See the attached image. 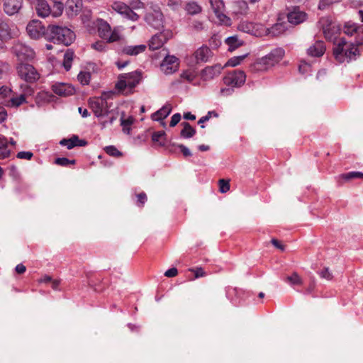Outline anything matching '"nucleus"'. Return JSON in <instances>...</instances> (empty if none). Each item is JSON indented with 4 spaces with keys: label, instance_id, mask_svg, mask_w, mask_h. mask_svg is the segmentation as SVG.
<instances>
[{
    "label": "nucleus",
    "instance_id": "nucleus-12",
    "mask_svg": "<svg viewBox=\"0 0 363 363\" xmlns=\"http://www.w3.org/2000/svg\"><path fill=\"white\" fill-rule=\"evenodd\" d=\"M26 31L33 39H38L43 36L46 38L47 28L38 20H33L26 26Z\"/></svg>",
    "mask_w": 363,
    "mask_h": 363
},
{
    "label": "nucleus",
    "instance_id": "nucleus-55",
    "mask_svg": "<svg viewBox=\"0 0 363 363\" xmlns=\"http://www.w3.org/2000/svg\"><path fill=\"white\" fill-rule=\"evenodd\" d=\"M333 3L332 0H320L318 4V9L320 10L325 9L328 6Z\"/></svg>",
    "mask_w": 363,
    "mask_h": 363
},
{
    "label": "nucleus",
    "instance_id": "nucleus-16",
    "mask_svg": "<svg viewBox=\"0 0 363 363\" xmlns=\"http://www.w3.org/2000/svg\"><path fill=\"white\" fill-rule=\"evenodd\" d=\"M211 8L218 21L225 24H228L230 19L224 13V3L222 0H209Z\"/></svg>",
    "mask_w": 363,
    "mask_h": 363
},
{
    "label": "nucleus",
    "instance_id": "nucleus-17",
    "mask_svg": "<svg viewBox=\"0 0 363 363\" xmlns=\"http://www.w3.org/2000/svg\"><path fill=\"white\" fill-rule=\"evenodd\" d=\"M179 67L178 59L175 56H167L161 64V69L166 74L175 72Z\"/></svg>",
    "mask_w": 363,
    "mask_h": 363
},
{
    "label": "nucleus",
    "instance_id": "nucleus-26",
    "mask_svg": "<svg viewBox=\"0 0 363 363\" xmlns=\"http://www.w3.org/2000/svg\"><path fill=\"white\" fill-rule=\"evenodd\" d=\"M82 6V0H67L66 2V11L69 16H76Z\"/></svg>",
    "mask_w": 363,
    "mask_h": 363
},
{
    "label": "nucleus",
    "instance_id": "nucleus-14",
    "mask_svg": "<svg viewBox=\"0 0 363 363\" xmlns=\"http://www.w3.org/2000/svg\"><path fill=\"white\" fill-rule=\"evenodd\" d=\"M145 20L150 26L155 29L160 30L163 27V14L159 9H154L147 12Z\"/></svg>",
    "mask_w": 363,
    "mask_h": 363
},
{
    "label": "nucleus",
    "instance_id": "nucleus-45",
    "mask_svg": "<svg viewBox=\"0 0 363 363\" xmlns=\"http://www.w3.org/2000/svg\"><path fill=\"white\" fill-rule=\"evenodd\" d=\"M357 30V26L354 24L347 23L344 28V33L349 36L353 35V34L356 33Z\"/></svg>",
    "mask_w": 363,
    "mask_h": 363
},
{
    "label": "nucleus",
    "instance_id": "nucleus-41",
    "mask_svg": "<svg viewBox=\"0 0 363 363\" xmlns=\"http://www.w3.org/2000/svg\"><path fill=\"white\" fill-rule=\"evenodd\" d=\"M342 177L345 180H350L353 179H363V173L360 172H350L342 175Z\"/></svg>",
    "mask_w": 363,
    "mask_h": 363
},
{
    "label": "nucleus",
    "instance_id": "nucleus-58",
    "mask_svg": "<svg viewBox=\"0 0 363 363\" xmlns=\"http://www.w3.org/2000/svg\"><path fill=\"white\" fill-rule=\"evenodd\" d=\"M178 274V270L177 268L172 267L171 269H167L164 272V276L167 277H174Z\"/></svg>",
    "mask_w": 363,
    "mask_h": 363
},
{
    "label": "nucleus",
    "instance_id": "nucleus-27",
    "mask_svg": "<svg viewBox=\"0 0 363 363\" xmlns=\"http://www.w3.org/2000/svg\"><path fill=\"white\" fill-rule=\"evenodd\" d=\"M286 30V26L285 23H277L271 28H266V32L264 33V35L276 37L283 34Z\"/></svg>",
    "mask_w": 363,
    "mask_h": 363
},
{
    "label": "nucleus",
    "instance_id": "nucleus-25",
    "mask_svg": "<svg viewBox=\"0 0 363 363\" xmlns=\"http://www.w3.org/2000/svg\"><path fill=\"white\" fill-rule=\"evenodd\" d=\"M14 35V28H12L8 23L0 21V39L1 40H9L12 38Z\"/></svg>",
    "mask_w": 363,
    "mask_h": 363
},
{
    "label": "nucleus",
    "instance_id": "nucleus-18",
    "mask_svg": "<svg viewBox=\"0 0 363 363\" xmlns=\"http://www.w3.org/2000/svg\"><path fill=\"white\" fill-rule=\"evenodd\" d=\"M22 0H3L4 11L9 16L18 13L22 8Z\"/></svg>",
    "mask_w": 363,
    "mask_h": 363
},
{
    "label": "nucleus",
    "instance_id": "nucleus-2",
    "mask_svg": "<svg viewBox=\"0 0 363 363\" xmlns=\"http://www.w3.org/2000/svg\"><path fill=\"white\" fill-rule=\"evenodd\" d=\"M46 38L54 43L68 46L74 40L75 34L66 26L50 24L47 27Z\"/></svg>",
    "mask_w": 363,
    "mask_h": 363
},
{
    "label": "nucleus",
    "instance_id": "nucleus-19",
    "mask_svg": "<svg viewBox=\"0 0 363 363\" xmlns=\"http://www.w3.org/2000/svg\"><path fill=\"white\" fill-rule=\"evenodd\" d=\"M52 90L60 96H68L75 93L74 88L69 84L56 83L52 86Z\"/></svg>",
    "mask_w": 363,
    "mask_h": 363
},
{
    "label": "nucleus",
    "instance_id": "nucleus-52",
    "mask_svg": "<svg viewBox=\"0 0 363 363\" xmlns=\"http://www.w3.org/2000/svg\"><path fill=\"white\" fill-rule=\"evenodd\" d=\"M212 114H213V115H214V116H216H216H218L217 113H216L215 111H208V113H207V115H206V116H202V117L199 120L198 123H199V124H202V123H205V122L208 121L210 119V118H211V115H212Z\"/></svg>",
    "mask_w": 363,
    "mask_h": 363
},
{
    "label": "nucleus",
    "instance_id": "nucleus-8",
    "mask_svg": "<svg viewBox=\"0 0 363 363\" xmlns=\"http://www.w3.org/2000/svg\"><path fill=\"white\" fill-rule=\"evenodd\" d=\"M12 52L21 62L32 60L35 56V52L30 47L21 42H16L13 44Z\"/></svg>",
    "mask_w": 363,
    "mask_h": 363
},
{
    "label": "nucleus",
    "instance_id": "nucleus-39",
    "mask_svg": "<svg viewBox=\"0 0 363 363\" xmlns=\"http://www.w3.org/2000/svg\"><path fill=\"white\" fill-rule=\"evenodd\" d=\"M104 151L110 156L119 157L123 155V153L119 151L115 146L108 145L104 147Z\"/></svg>",
    "mask_w": 363,
    "mask_h": 363
},
{
    "label": "nucleus",
    "instance_id": "nucleus-13",
    "mask_svg": "<svg viewBox=\"0 0 363 363\" xmlns=\"http://www.w3.org/2000/svg\"><path fill=\"white\" fill-rule=\"evenodd\" d=\"M111 8L114 11L127 19L136 21L139 18V16L123 2L114 1L111 4Z\"/></svg>",
    "mask_w": 363,
    "mask_h": 363
},
{
    "label": "nucleus",
    "instance_id": "nucleus-51",
    "mask_svg": "<svg viewBox=\"0 0 363 363\" xmlns=\"http://www.w3.org/2000/svg\"><path fill=\"white\" fill-rule=\"evenodd\" d=\"M191 272H194L195 278L203 277L206 276V272L201 267H197L196 269H190Z\"/></svg>",
    "mask_w": 363,
    "mask_h": 363
},
{
    "label": "nucleus",
    "instance_id": "nucleus-59",
    "mask_svg": "<svg viewBox=\"0 0 363 363\" xmlns=\"http://www.w3.org/2000/svg\"><path fill=\"white\" fill-rule=\"evenodd\" d=\"M181 77L182 79H186L188 82H192L194 78V76L192 73H191L188 71H186L181 74Z\"/></svg>",
    "mask_w": 363,
    "mask_h": 363
},
{
    "label": "nucleus",
    "instance_id": "nucleus-53",
    "mask_svg": "<svg viewBox=\"0 0 363 363\" xmlns=\"http://www.w3.org/2000/svg\"><path fill=\"white\" fill-rule=\"evenodd\" d=\"M180 120H181L180 113H174L171 118V121H170L169 125L171 127L175 126L180 121Z\"/></svg>",
    "mask_w": 363,
    "mask_h": 363
},
{
    "label": "nucleus",
    "instance_id": "nucleus-36",
    "mask_svg": "<svg viewBox=\"0 0 363 363\" xmlns=\"http://www.w3.org/2000/svg\"><path fill=\"white\" fill-rule=\"evenodd\" d=\"M73 57L74 52L70 50H67L66 52L64 54L62 65L64 68L67 71H69L71 69Z\"/></svg>",
    "mask_w": 363,
    "mask_h": 363
},
{
    "label": "nucleus",
    "instance_id": "nucleus-6",
    "mask_svg": "<svg viewBox=\"0 0 363 363\" xmlns=\"http://www.w3.org/2000/svg\"><path fill=\"white\" fill-rule=\"evenodd\" d=\"M18 76L28 83H34L40 78L37 69L28 63L19 62L16 66Z\"/></svg>",
    "mask_w": 363,
    "mask_h": 363
},
{
    "label": "nucleus",
    "instance_id": "nucleus-29",
    "mask_svg": "<svg viewBox=\"0 0 363 363\" xmlns=\"http://www.w3.org/2000/svg\"><path fill=\"white\" fill-rule=\"evenodd\" d=\"M96 26L99 36L101 38L105 39L111 31V26L106 21L101 18L97 20Z\"/></svg>",
    "mask_w": 363,
    "mask_h": 363
},
{
    "label": "nucleus",
    "instance_id": "nucleus-48",
    "mask_svg": "<svg viewBox=\"0 0 363 363\" xmlns=\"http://www.w3.org/2000/svg\"><path fill=\"white\" fill-rule=\"evenodd\" d=\"M21 89H22V94H25V97L31 96L34 93L33 88L27 84L21 85Z\"/></svg>",
    "mask_w": 363,
    "mask_h": 363
},
{
    "label": "nucleus",
    "instance_id": "nucleus-37",
    "mask_svg": "<svg viewBox=\"0 0 363 363\" xmlns=\"http://www.w3.org/2000/svg\"><path fill=\"white\" fill-rule=\"evenodd\" d=\"M225 43L229 46L228 50L230 51L234 50L235 49H236L241 45V43L238 40V38L235 36H231V37L228 38L225 40Z\"/></svg>",
    "mask_w": 363,
    "mask_h": 363
},
{
    "label": "nucleus",
    "instance_id": "nucleus-57",
    "mask_svg": "<svg viewBox=\"0 0 363 363\" xmlns=\"http://www.w3.org/2000/svg\"><path fill=\"white\" fill-rule=\"evenodd\" d=\"M178 147L180 149L181 152H182L183 155L185 157L191 156V152L190 150L186 147L185 145L180 144L178 145Z\"/></svg>",
    "mask_w": 363,
    "mask_h": 363
},
{
    "label": "nucleus",
    "instance_id": "nucleus-34",
    "mask_svg": "<svg viewBox=\"0 0 363 363\" xmlns=\"http://www.w3.org/2000/svg\"><path fill=\"white\" fill-rule=\"evenodd\" d=\"M185 11L188 14L196 15L201 12L202 9L196 2L189 1L185 6Z\"/></svg>",
    "mask_w": 363,
    "mask_h": 363
},
{
    "label": "nucleus",
    "instance_id": "nucleus-20",
    "mask_svg": "<svg viewBox=\"0 0 363 363\" xmlns=\"http://www.w3.org/2000/svg\"><path fill=\"white\" fill-rule=\"evenodd\" d=\"M223 67L220 64H216L213 66L206 67L201 72L202 78L204 80H210L218 76Z\"/></svg>",
    "mask_w": 363,
    "mask_h": 363
},
{
    "label": "nucleus",
    "instance_id": "nucleus-43",
    "mask_svg": "<svg viewBox=\"0 0 363 363\" xmlns=\"http://www.w3.org/2000/svg\"><path fill=\"white\" fill-rule=\"evenodd\" d=\"M245 56L246 55H244L232 57L227 62V63L225 64V66L235 67V66L238 65L239 64H240V62L244 60Z\"/></svg>",
    "mask_w": 363,
    "mask_h": 363
},
{
    "label": "nucleus",
    "instance_id": "nucleus-11",
    "mask_svg": "<svg viewBox=\"0 0 363 363\" xmlns=\"http://www.w3.org/2000/svg\"><path fill=\"white\" fill-rule=\"evenodd\" d=\"M245 80L246 75L242 70H235L223 78L224 84L231 87H240L245 84Z\"/></svg>",
    "mask_w": 363,
    "mask_h": 363
},
{
    "label": "nucleus",
    "instance_id": "nucleus-61",
    "mask_svg": "<svg viewBox=\"0 0 363 363\" xmlns=\"http://www.w3.org/2000/svg\"><path fill=\"white\" fill-rule=\"evenodd\" d=\"M7 116V113L5 108L2 106H0V123L3 122L6 120Z\"/></svg>",
    "mask_w": 363,
    "mask_h": 363
},
{
    "label": "nucleus",
    "instance_id": "nucleus-33",
    "mask_svg": "<svg viewBox=\"0 0 363 363\" xmlns=\"http://www.w3.org/2000/svg\"><path fill=\"white\" fill-rule=\"evenodd\" d=\"M183 129L181 130V136L184 138H191L196 134V130L188 123H182Z\"/></svg>",
    "mask_w": 363,
    "mask_h": 363
},
{
    "label": "nucleus",
    "instance_id": "nucleus-9",
    "mask_svg": "<svg viewBox=\"0 0 363 363\" xmlns=\"http://www.w3.org/2000/svg\"><path fill=\"white\" fill-rule=\"evenodd\" d=\"M89 104L96 117L108 116L110 113V106L104 96L90 99Z\"/></svg>",
    "mask_w": 363,
    "mask_h": 363
},
{
    "label": "nucleus",
    "instance_id": "nucleus-44",
    "mask_svg": "<svg viewBox=\"0 0 363 363\" xmlns=\"http://www.w3.org/2000/svg\"><path fill=\"white\" fill-rule=\"evenodd\" d=\"M75 162H76L74 160H69V159H67L66 157H58L55 160V163L56 164L63 166V167H67L69 164H75Z\"/></svg>",
    "mask_w": 363,
    "mask_h": 363
},
{
    "label": "nucleus",
    "instance_id": "nucleus-56",
    "mask_svg": "<svg viewBox=\"0 0 363 363\" xmlns=\"http://www.w3.org/2000/svg\"><path fill=\"white\" fill-rule=\"evenodd\" d=\"M192 27L196 31H201L204 29L203 23L200 21H194L192 23Z\"/></svg>",
    "mask_w": 363,
    "mask_h": 363
},
{
    "label": "nucleus",
    "instance_id": "nucleus-63",
    "mask_svg": "<svg viewBox=\"0 0 363 363\" xmlns=\"http://www.w3.org/2000/svg\"><path fill=\"white\" fill-rule=\"evenodd\" d=\"M143 3L139 0H133L131 3V6L133 9H140L143 7Z\"/></svg>",
    "mask_w": 363,
    "mask_h": 363
},
{
    "label": "nucleus",
    "instance_id": "nucleus-47",
    "mask_svg": "<svg viewBox=\"0 0 363 363\" xmlns=\"http://www.w3.org/2000/svg\"><path fill=\"white\" fill-rule=\"evenodd\" d=\"M33 156V152L30 151H21L18 152L16 157L19 159L30 160Z\"/></svg>",
    "mask_w": 363,
    "mask_h": 363
},
{
    "label": "nucleus",
    "instance_id": "nucleus-35",
    "mask_svg": "<svg viewBox=\"0 0 363 363\" xmlns=\"http://www.w3.org/2000/svg\"><path fill=\"white\" fill-rule=\"evenodd\" d=\"M152 140L153 142L157 143L160 146H164L167 142L165 132L161 130L153 133Z\"/></svg>",
    "mask_w": 363,
    "mask_h": 363
},
{
    "label": "nucleus",
    "instance_id": "nucleus-24",
    "mask_svg": "<svg viewBox=\"0 0 363 363\" xmlns=\"http://www.w3.org/2000/svg\"><path fill=\"white\" fill-rule=\"evenodd\" d=\"M325 51V46L323 41H316L313 45L310 46L307 50L309 55L312 57H320L323 55Z\"/></svg>",
    "mask_w": 363,
    "mask_h": 363
},
{
    "label": "nucleus",
    "instance_id": "nucleus-31",
    "mask_svg": "<svg viewBox=\"0 0 363 363\" xmlns=\"http://www.w3.org/2000/svg\"><path fill=\"white\" fill-rule=\"evenodd\" d=\"M145 45H128L123 48L122 52L128 55H137L145 50Z\"/></svg>",
    "mask_w": 363,
    "mask_h": 363
},
{
    "label": "nucleus",
    "instance_id": "nucleus-22",
    "mask_svg": "<svg viewBox=\"0 0 363 363\" xmlns=\"http://www.w3.org/2000/svg\"><path fill=\"white\" fill-rule=\"evenodd\" d=\"M62 146H66L68 150H71L74 147H84L87 145L85 140H81L76 135H73L70 138H64L60 141Z\"/></svg>",
    "mask_w": 363,
    "mask_h": 363
},
{
    "label": "nucleus",
    "instance_id": "nucleus-7",
    "mask_svg": "<svg viewBox=\"0 0 363 363\" xmlns=\"http://www.w3.org/2000/svg\"><path fill=\"white\" fill-rule=\"evenodd\" d=\"M318 23L323 30L325 38L328 40L336 42L337 36L341 29L340 25L333 21L328 17L321 18Z\"/></svg>",
    "mask_w": 363,
    "mask_h": 363
},
{
    "label": "nucleus",
    "instance_id": "nucleus-54",
    "mask_svg": "<svg viewBox=\"0 0 363 363\" xmlns=\"http://www.w3.org/2000/svg\"><path fill=\"white\" fill-rule=\"evenodd\" d=\"M320 276L322 278L326 279L328 280H330L333 278L332 274L329 272L328 268H324L320 272Z\"/></svg>",
    "mask_w": 363,
    "mask_h": 363
},
{
    "label": "nucleus",
    "instance_id": "nucleus-46",
    "mask_svg": "<svg viewBox=\"0 0 363 363\" xmlns=\"http://www.w3.org/2000/svg\"><path fill=\"white\" fill-rule=\"evenodd\" d=\"M219 190L221 193H226L230 189L229 182L225 179H220L218 182Z\"/></svg>",
    "mask_w": 363,
    "mask_h": 363
},
{
    "label": "nucleus",
    "instance_id": "nucleus-21",
    "mask_svg": "<svg viewBox=\"0 0 363 363\" xmlns=\"http://www.w3.org/2000/svg\"><path fill=\"white\" fill-rule=\"evenodd\" d=\"M307 14L300 11L298 8H295L287 15L288 21L293 25H298L306 20Z\"/></svg>",
    "mask_w": 363,
    "mask_h": 363
},
{
    "label": "nucleus",
    "instance_id": "nucleus-4",
    "mask_svg": "<svg viewBox=\"0 0 363 363\" xmlns=\"http://www.w3.org/2000/svg\"><path fill=\"white\" fill-rule=\"evenodd\" d=\"M284 53V50L281 48L274 49L268 55L259 59L255 62V69L257 71L268 70L283 58Z\"/></svg>",
    "mask_w": 363,
    "mask_h": 363
},
{
    "label": "nucleus",
    "instance_id": "nucleus-49",
    "mask_svg": "<svg viewBox=\"0 0 363 363\" xmlns=\"http://www.w3.org/2000/svg\"><path fill=\"white\" fill-rule=\"evenodd\" d=\"M138 201L137 205L139 206H143L145 203L147 201V195L144 192H141L137 195Z\"/></svg>",
    "mask_w": 363,
    "mask_h": 363
},
{
    "label": "nucleus",
    "instance_id": "nucleus-28",
    "mask_svg": "<svg viewBox=\"0 0 363 363\" xmlns=\"http://www.w3.org/2000/svg\"><path fill=\"white\" fill-rule=\"evenodd\" d=\"M171 111V104H166L160 109L152 115V118L155 121H163L170 114Z\"/></svg>",
    "mask_w": 363,
    "mask_h": 363
},
{
    "label": "nucleus",
    "instance_id": "nucleus-38",
    "mask_svg": "<svg viewBox=\"0 0 363 363\" xmlns=\"http://www.w3.org/2000/svg\"><path fill=\"white\" fill-rule=\"evenodd\" d=\"M91 74L89 72L81 71L77 75V79L82 85L89 84Z\"/></svg>",
    "mask_w": 363,
    "mask_h": 363
},
{
    "label": "nucleus",
    "instance_id": "nucleus-30",
    "mask_svg": "<svg viewBox=\"0 0 363 363\" xmlns=\"http://www.w3.org/2000/svg\"><path fill=\"white\" fill-rule=\"evenodd\" d=\"M106 43L120 42L123 43L125 40L123 36L121 33L119 27H116L108 33V35L104 39Z\"/></svg>",
    "mask_w": 363,
    "mask_h": 363
},
{
    "label": "nucleus",
    "instance_id": "nucleus-42",
    "mask_svg": "<svg viewBox=\"0 0 363 363\" xmlns=\"http://www.w3.org/2000/svg\"><path fill=\"white\" fill-rule=\"evenodd\" d=\"M10 102L12 106H19L20 105L26 102L25 94H21L18 96L11 98Z\"/></svg>",
    "mask_w": 363,
    "mask_h": 363
},
{
    "label": "nucleus",
    "instance_id": "nucleus-23",
    "mask_svg": "<svg viewBox=\"0 0 363 363\" xmlns=\"http://www.w3.org/2000/svg\"><path fill=\"white\" fill-rule=\"evenodd\" d=\"M194 55L197 62H206L210 60L213 55V53L208 47L201 46L196 50Z\"/></svg>",
    "mask_w": 363,
    "mask_h": 363
},
{
    "label": "nucleus",
    "instance_id": "nucleus-15",
    "mask_svg": "<svg viewBox=\"0 0 363 363\" xmlns=\"http://www.w3.org/2000/svg\"><path fill=\"white\" fill-rule=\"evenodd\" d=\"M172 37V33L169 30H164L154 35L149 42L150 49L155 50L160 48Z\"/></svg>",
    "mask_w": 363,
    "mask_h": 363
},
{
    "label": "nucleus",
    "instance_id": "nucleus-62",
    "mask_svg": "<svg viewBox=\"0 0 363 363\" xmlns=\"http://www.w3.org/2000/svg\"><path fill=\"white\" fill-rule=\"evenodd\" d=\"M167 5L172 9H176L178 8L179 4L178 0H168Z\"/></svg>",
    "mask_w": 363,
    "mask_h": 363
},
{
    "label": "nucleus",
    "instance_id": "nucleus-1",
    "mask_svg": "<svg viewBox=\"0 0 363 363\" xmlns=\"http://www.w3.org/2000/svg\"><path fill=\"white\" fill-rule=\"evenodd\" d=\"M363 45V39L356 38L354 43H348L345 38L334 42L333 55L340 63L356 60L360 55L359 46Z\"/></svg>",
    "mask_w": 363,
    "mask_h": 363
},
{
    "label": "nucleus",
    "instance_id": "nucleus-40",
    "mask_svg": "<svg viewBox=\"0 0 363 363\" xmlns=\"http://www.w3.org/2000/svg\"><path fill=\"white\" fill-rule=\"evenodd\" d=\"M286 281L293 286L302 284L301 277L296 272H294L291 276H288Z\"/></svg>",
    "mask_w": 363,
    "mask_h": 363
},
{
    "label": "nucleus",
    "instance_id": "nucleus-32",
    "mask_svg": "<svg viewBox=\"0 0 363 363\" xmlns=\"http://www.w3.org/2000/svg\"><path fill=\"white\" fill-rule=\"evenodd\" d=\"M11 155V150L8 147L7 138L0 134V160L7 158Z\"/></svg>",
    "mask_w": 363,
    "mask_h": 363
},
{
    "label": "nucleus",
    "instance_id": "nucleus-50",
    "mask_svg": "<svg viewBox=\"0 0 363 363\" xmlns=\"http://www.w3.org/2000/svg\"><path fill=\"white\" fill-rule=\"evenodd\" d=\"M91 48L97 51L102 52L106 49V43L101 41L96 42L91 44Z\"/></svg>",
    "mask_w": 363,
    "mask_h": 363
},
{
    "label": "nucleus",
    "instance_id": "nucleus-10",
    "mask_svg": "<svg viewBox=\"0 0 363 363\" xmlns=\"http://www.w3.org/2000/svg\"><path fill=\"white\" fill-rule=\"evenodd\" d=\"M238 28V30L242 32L249 33L257 37L263 36L266 32V28L264 25L247 21L240 22Z\"/></svg>",
    "mask_w": 363,
    "mask_h": 363
},
{
    "label": "nucleus",
    "instance_id": "nucleus-64",
    "mask_svg": "<svg viewBox=\"0 0 363 363\" xmlns=\"http://www.w3.org/2000/svg\"><path fill=\"white\" fill-rule=\"evenodd\" d=\"M16 272L18 274H23L26 272V268L23 264H18L16 267Z\"/></svg>",
    "mask_w": 363,
    "mask_h": 363
},
{
    "label": "nucleus",
    "instance_id": "nucleus-3",
    "mask_svg": "<svg viewBox=\"0 0 363 363\" xmlns=\"http://www.w3.org/2000/svg\"><path fill=\"white\" fill-rule=\"evenodd\" d=\"M142 79V72L136 70L134 72L121 74L118 77V81L115 85L116 89L120 92H125L126 89L128 91L125 93L132 92L134 89Z\"/></svg>",
    "mask_w": 363,
    "mask_h": 363
},
{
    "label": "nucleus",
    "instance_id": "nucleus-5",
    "mask_svg": "<svg viewBox=\"0 0 363 363\" xmlns=\"http://www.w3.org/2000/svg\"><path fill=\"white\" fill-rule=\"evenodd\" d=\"M34 7L37 15L41 18H45L52 15L53 17L60 16L63 11V4L60 1H55L53 9L45 0H36Z\"/></svg>",
    "mask_w": 363,
    "mask_h": 363
},
{
    "label": "nucleus",
    "instance_id": "nucleus-60",
    "mask_svg": "<svg viewBox=\"0 0 363 363\" xmlns=\"http://www.w3.org/2000/svg\"><path fill=\"white\" fill-rule=\"evenodd\" d=\"M11 92V89L7 86H1L0 88V96L3 98L6 97Z\"/></svg>",
    "mask_w": 363,
    "mask_h": 363
}]
</instances>
